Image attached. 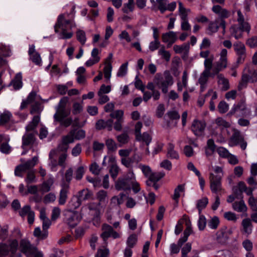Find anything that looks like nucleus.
Instances as JSON below:
<instances>
[{
  "mask_svg": "<svg viewBox=\"0 0 257 257\" xmlns=\"http://www.w3.org/2000/svg\"><path fill=\"white\" fill-rule=\"evenodd\" d=\"M109 254V250L107 248L99 249L97 250L95 257H107Z\"/></svg>",
  "mask_w": 257,
  "mask_h": 257,
  "instance_id": "nucleus-64",
  "label": "nucleus"
},
{
  "mask_svg": "<svg viewBox=\"0 0 257 257\" xmlns=\"http://www.w3.org/2000/svg\"><path fill=\"white\" fill-rule=\"evenodd\" d=\"M101 170L102 168L100 167L95 162L93 163L89 167L90 171L92 174L96 175H99Z\"/></svg>",
  "mask_w": 257,
  "mask_h": 257,
  "instance_id": "nucleus-51",
  "label": "nucleus"
},
{
  "mask_svg": "<svg viewBox=\"0 0 257 257\" xmlns=\"http://www.w3.org/2000/svg\"><path fill=\"white\" fill-rule=\"evenodd\" d=\"M66 220L68 224L71 227H75L77 224V213L72 211H67L65 213Z\"/></svg>",
  "mask_w": 257,
  "mask_h": 257,
  "instance_id": "nucleus-19",
  "label": "nucleus"
},
{
  "mask_svg": "<svg viewBox=\"0 0 257 257\" xmlns=\"http://www.w3.org/2000/svg\"><path fill=\"white\" fill-rule=\"evenodd\" d=\"M158 9L161 14H164L166 11H174L176 8V3L175 2L168 3V0H156Z\"/></svg>",
  "mask_w": 257,
  "mask_h": 257,
  "instance_id": "nucleus-13",
  "label": "nucleus"
},
{
  "mask_svg": "<svg viewBox=\"0 0 257 257\" xmlns=\"http://www.w3.org/2000/svg\"><path fill=\"white\" fill-rule=\"evenodd\" d=\"M236 21L238 23V27L240 28L241 30L246 32L248 34L251 29V26L249 23L245 20L240 10H237V11Z\"/></svg>",
  "mask_w": 257,
  "mask_h": 257,
  "instance_id": "nucleus-14",
  "label": "nucleus"
},
{
  "mask_svg": "<svg viewBox=\"0 0 257 257\" xmlns=\"http://www.w3.org/2000/svg\"><path fill=\"white\" fill-rule=\"evenodd\" d=\"M165 175L163 172H153L146 181V185L148 186L153 187L155 191H158L160 186L158 182L163 178Z\"/></svg>",
  "mask_w": 257,
  "mask_h": 257,
  "instance_id": "nucleus-10",
  "label": "nucleus"
},
{
  "mask_svg": "<svg viewBox=\"0 0 257 257\" xmlns=\"http://www.w3.org/2000/svg\"><path fill=\"white\" fill-rule=\"evenodd\" d=\"M18 245L19 243L17 239L13 240L9 245L10 247V252H11L12 255H14L16 253Z\"/></svg>",
  "mask_w": 257,
  "mask_h": 257,
  "instance_id": "nucleus-53",
  "label": "nucleus"
},
{
  "mask_svg": "<svg viewBox=\"0 0 257 257\" xmlns=\"http://www.w3.org/2000/svg\"><path fill=\"white\" fill-rule=\"evenodd\" d=\"M227 51L225 49H223L220 53V59L216 63V64L212 69L213 74L216 75L219 74V72L227 67Z\"/></svg>",
  "mask_w": 257,
  "mask_h": 257,
  "instance_id": "nucleus-9",
  "label": "nucleus"
},
{
  "mask_svg": "<svg viewBox=\"0 0 257 257\" xmlns=\"http://www.w3.org/2000/svg\"><path fill=\"white\" fill-rule=\"evenodd\" d=\"M20 250L27 257L33 256L37 251V247L26 238L22 239L20 241Z\"/></svg>",
  "mask_w": 257,
  "mask_h": 257,
  "instance_id": "nucleus-8",
  "label": "nucleus"
},
{
  "mask_svg": "<svg viewBox=\"0 0 257 257\" xmlns=\"http://www.w3.org/2000/svg\"><path fill=\"white\" fill-rule=\"evenodd\" d=\"M233 46L238 56L237 62L238 63H242L246 57V49L244 44L238 41L234 43Z\"/></svg>",
  "mask_w": 257,
  "mask_h": 257,
  "instance_id": "nucleus-12",
  "label": "nucleus"
},
{
  "mask_svg": "<svg viewBox=\"0 0 257 257\" xmlns=\"http://www.w3.org/2000/svg\"><path fill=\"white\" fill-rule=\"evenodd\" d=\"M22 147L32 145L35 141V136L32 133H27L22 138Z\"/></svg>",
  "mask_w": 257,
  "mask_h": 257,
  "instance_id": "nucleus-23",
  "label": "nucleus"
},
{
  "mask_svg": "<svg viewBox=\"0 0 257 257\" xmlns=\"http://www.w3.org/2000/svg\"><path fill=\"white\" fill-rule=\"evenodd\" d=\"M38 162V158L37 156H35L32 160H28L24 163L19 165L15 168V175L19 177H22L23 172H26L27 171H31V170L33 168Z\"/></svg>",
  "mask_w": 257,
  "mask_h": 257,
  "instance_id": "nucleus-7",
  "label": "nucleus"
},
{
  "mask_svg": "<svg viewBox=\"0 0 257 257\" xmlns=\"http://www.w3.org/2000/svg\"><path fill=\"white\" fill-rule=\"evenodd\" d=\"M154 81L164 94L168 92L169 87L174 83L172 76L168 71H165L163 75L160 73L156 74L154 78Z\"/></svg>",
  "mask_w": 257,
  "mask_h": 257,
  "instance_id": "nucleus-4",
  "label": "nucleus"
},
{
  "mask_svg": "<svg viewBox=\"0 0 257 257\" xmlns=\"http://www.w3.org/2000/svg\"><path fill=\"white\" fill-rule=\"evenodd\" d=\"M102 233L101 234V237L103 240H106L109 237L112 236L113 238H117L119 237V234L114 231L112 227L107 224H103L102 226Z\"/></svg>",
  "mask_w": 257,
  "mask_h": 257,
  "instance_id": "nucleus-15",
  "label": "nucleus"
},
{
  "mask_svg": "<svg viewBox=\"0 0 257 257\" xmlns=\"http://www.w3.org/2000/svg\"><path fill=\"white\" fill-rule=\"evenodd\" d=\"M22 76L21 73L16 75L15 79L12 82L15 89H19L22 87Z\"/></svg>",
  "mask_w": 257,
  "mask_h": 257,
  "instance_id": "nucleus-38",
  "label": "nucleus"
},
{
  "mask_svg": "<svg viewBox=\"0 0 257 257\" xmlns=\"http://www.w3.org/2000/svg\"><path fill=\"white\" fill-rule=\"evenodd\" d=\"M232 132V135L229 140V146L234 147L239 145L241 149L244 150L247 147V142L244 140L243 136L237 129L233 128Z\"/></svg>",
  "mask_w": 257,
  "mask_h": 257,
  "instance_id": "nucleus-6",
  "label": "nucleus"
},
{
  "mask_svg": "<svg viewBox=\"0 0 257 257\" xmlns=\"http://www.w3.org/2000/svg\"><path fill=\"white\" fill-rule=\"evenodd\" d=\"M158 54L161 56L162 58L165 59L167 62L170 61L171 54L169 51L165 50L164 46H162L159 50Z\"/></svg>",
  "mask_w": 257,
  "mask_h": 257,
  "instance_id": "nucleus-42",
  "label": "nucleus"
},
{
  "mask_svg": "<svg viewBox=\"0 0 257 257\" xmlns=\"http://www.w3.org/2000/svg\"><path fill=\"white\" fill-rule=\"evenodd\" d=\"M212 11L216 14H217L221 19L227 18L230 15V12L225 9L222 8L219 5L214 6L212 8Z\"/></svg>",
  "mask_w": 257,
  "mask_h": 257,
  "instance_id": "nucleus-20",
  "label": "nucleus"
},
{
  "mask_svg": "<svg viewBox=\"0 0 257 257\" xmlns=\"http://www.w3.org/2000/svg\"><path fill=\"white\" fill-rule=\"evenodd\" d=\"M219 29V26L216 22H210L207 28V34L209 35H212L217 32Z\"/></svg>",
  "mask_w": 257,
  "mask_h": 257,
  "instance_id": "nucleus-39",
  "label": "nucleus"
},
{
  "mask_svg": "<svg viewBox=\"0 0 257 257\" xmlns=\"http://www.w3.org/2000/svg\"><path fill=\"white\" fill-rule=\"evenodd\" d=\"M236 190H238L239 193H249L248 188H247L244 183L242 181L239 182L236 186Z\"/></svg>",
  "mask_w": 257,
  "mask_h": 257,
  "instance_id": "nucleus-62",
  "label": "nucleus"
},
{
  "mask_svg": "<svg viewBox=\"0 0 257 257\" xmlns=\"http://www.w3.org/2000/svg\"><path fill=\"white\" fill-rule=\"evenodd\" d=\"M175 146L172 143L168 144L167 156L171 159H179V156L177 151L174 150Z\"/></svg>",
  "mask_w": 257,
  "mask_h": 257,
  "instance_id": "nucleus-28",
  "label": "nucleus"
},
{
  "mask_svg": "<svg viewBox=\"0 0 257 257\" xmlns=\"http://www.w3.org/2000/svg\"><path fill=\"white\" fill-rule=\"evenodd\" d=\"M246 44L250 48L257 47V36H253L248 39Z\"/></svg>",
  "mask_w": 257,
  "mask_h": 257,
  "instance_id": "nucleus-63",
  "label": "nucleus"
},
{
  "mask_svg": "<svg viewBox=\"0 0 257 257\" xmlns=\"http://www.w3.org/2000/svg\"><path fill=\"white\" fill-rule=\"evenodd\" d=\"M123 111L122 110H116L110 114L111 118H115L116 120L123 119Z\"/></svg>",
  "mask_w": 257,
  "mask_h": 257,
  "instance_id": "nucleus-56",
  "label": "nucleus"
},
{
  "mask_svg": "<svg viewBox=\"0 0 257 257\" xmlns=\"http://www.w3.org/2000/svg\"><path fill=\"white\" fill-rule=\"evenodd\" d=\"M218 111L220 113H224L228 110V104L224 101H221L218 105Z\"/></svg>",
  "mask_w": 257,
  "mask_h": 257,
  "instance_id": "nucleus-57",
  "label": "nucleus"
},
{
  "mask_svg": "<svg viewBox=\"0 0 257 257\" xmlns=\"http://www.w3.org/2000/svg\"><path fill=\"white\" fill-rule=\"evenodd\" d=\"M115 188L118 191H130L132 189L134 193L141 191L139 183L136 181L133 171L130 170L123 177L119 178L115 183Z\"/></svg>",
  "mask_w": 257,
  "mask_h": 257,
  "instance_id": "nucleus-1",
  "label": "nucleus"
},
{
  "mask_svg": "<svg viewBox=\"0 0 257 257\" xmlns=\"http://www.w3.org/2000/svg\"><path fill=\"white\" fill-rule=\"evenodd\" d=\"M134 4L127 2L124 4L122 8V11L125 14H128L130 12H132L134 10Z\"/></svg>",
  "mask_w": 257,
  "mask_h": 257,
  "instance_id": "nucleus-55",
  "label": "nucleus"
},
{
  "mask_svg": "<svg viewBox=\"0 0 257 257\" xmlns=\"http://www.w3.org/2000/svg\"><path fill=\"white\" fill-rule=\"evenodd\" d=\"M82 194H78L74 195L72 197L71 201L69 202V205L73 208L76 209L78 208L82 202Z\"/></svg>",
  "mask_w": 257,
  "mask_h": 257,
  "instance_id": "nucleus-24",
  "label": "nucleus"
},
{
  "mask_svg": "<svg viewBox=\"0 0 257 257\" xmlns=\"http://www.w3.org/2000/svg\"><path fill=\"white\" fill-rule=\"evenodd\" d=\"M209 179L210 188L212 192H217L223 191L221 183V175H215L214 174L211 173L210 174Z\"/></svg>",
  "mask_w": 257,
  "mask_h": 257,
  "instance_id": "nucleus-11",
  "label": "nucleus"
},
{
  "mask_svg": "<svg viewBox=\"0 0 257 257\" xmlns=\"http://www.w3.org/2000/svg\"><path fill=\"white\" fill-rule=\"evenodd\" d=\"M10 252V247L6 243L0 244V255H7Z\"/></svg>",
  "mask_w": 257,
  "mask_h": 257,
  "instance_id": "nucleus-61",
  "label": "nucleus"
},
{
  "mask_svg": "<svg viewBox=\"0 0 257 257\" xmlns=\"http://www.w3.org/2000/svg\"><path fill=\"white\" fill-rule=\"evenodd\" d=\"M217 78L218 84L222 85L221 90L226 91L229 88V81L222 74H217Z\"/></svg>",
  "mask_w": 257,
  "mask_h": 257,
  "instance_id": "nucleus-22",
  "label": "nucleus"
},
{
  "mask_svg": "<svg viewBox=\"0 0 257 257\" xmlns=\"http://www.w3.org/2000/svg\"><path fill=\"white\" fill-rule=\"evenodd\" d=\"M250 195L248 200V203L252 211H257V197H255L252 194H248Z\"/></svg>",
  "mask_w": 257,
  "mask_h": 257,
  "instance_id": "nucleus-41",
  "label": "nucleus"
},
{
  "mask_svg": "<svg viewBox=\"0 0 257 257\" xmlns=\"http://www.w3.org/2000/svg\"><path fill=\"white\" fill-rule=\"evenodd\" d=\"M215 75L213 74V72H209L203 71L200 74V77L198 79V82L200 85L206 84L208 78L209 77H213Z\"/></svg>",
  "mask_w": 257,
  "mask_h": 257,
  "instance_id": "nucleus-31",
  "label": "nucleus"
},
{
  "mask_svg": "<svg viewBox=\"0 0 257 257\" xmlns=\"http://www.w3.org/2000/svg\"><path fill=\"white\" fill-rule=\"evenodd\" d=\"M137 236L135 234H132L129 236L126 240V244L129 247L133 248L137 242Z\"/></svg>",
  "mask_w": 257,
  "mask_h": 257,
  "instance_id": "nucleus-48",
  "label": "nucleus"
},
{
  "mask_svg": "<svg viewBox=\"0 0 257 257\" xmlns=\"http://www.w3.org/2000/svg\"><path fill=\"white\" fill-rule=\"evenodd\" d=\"M239 201H235L232 204L233 209L238 212H246L247 207L242 199H240Z\"/></svg>",
  "mask_w": 257,
  "mask_h": 257,
  "instance_id": "nucleus-21",
  "label": "nucleus"
},
{
  "mask_svg": "<svg viewBox=\"0 0 257 257\" xmlns=\"http://www.w3.org/2000/svg\"><path fill=\"white\" fill-rule=\"evenodd\" d=\"M127 65L128 62H126L120 66L117 73V77H122L126 74L127 71Z\"/></svg>",
  "mask_w": 257,
  "mask_h": 257,
  "instance_id": "nucleus-50",
  "label": "nucleus"
},
{
  "mask_svg": "<svg viewBox=\"0 0 257 257\" xmlns=\"http://www.w3.org/2000/svg\"><path fill=\"white\" fill-rule=\"evenodd\" d=\"M246 109V105L244 101H240L236 105H234L230 111L231 114H234L238 112H242Z\"/></svg>",
  "mask_w": 257,
  "mask_h": 257,
  "instance_id": "nucleus-33",
  "label": "nucleus"
},
{
  "mask_svg": "<svg viewBox=\"0 0 257 257\" xmlns=\"http://www.w3.org/2000/svg\"><path fill=\"white\" fill-rule=\"evenodd\" d=\"M216 151L219 156L222 158H227L229 156V152L224 147H220L217 149Z\"/></svg>",
  "mask_w": 257,
  "mask_h": 257,
  "instance_id": "nucleus-58",
  "label": "nucleus"
},
{
  "mask_svg": "<svg viewBox=\"0 0 257 257\" xmlns=\"http://www.w3.org/2000/svg\"><path fill=\"white\" fill-rule=\"evenodd\" d=\"M54 178L53 177H50L42 184L40 187V191L44 192L50 191L54 184Z\"/></svg>",
  "mask_w": 257,
  "mask_h": 257,
  "instance_id": "nucleus-26",
  "label": "nucleus"
},
{
  "mask_svg": "<svg viewBox=\"0 0 257 257\" xmlns=\"http://www.w3.org/2000/svg\"><path fill=\"white\" fill-rule=\"evenodd\" d=\"M116 140L119 143V146L121 147L123 145L127 144L130 141V137L126 133H123L116 136Z\"/></svg>",
  "mask_w": 257,
  "mask_h": 257,
  "instance_id": "nucleus-35",
  "label": "nucleus"
},
{
  "mask_svg": "<svg viewBox=\"0 0 257 257\" xmlns=\"http://www.w3.org/2000/svg\"><path fill=\"white\" fill-rule=\"evenodd\" d=\"M12 114L9 111L4 112L0 115V125L5 124V123L9 122Z\"/></svg>",
  "mask_w": 257,
  "mask_h": 257,
  "instance_id": "nucleus-46",
  "label": "nucleus"
},
{
  "mask_svg": "<svg viewBox=\"0 0 257 257\" xmlns=\"http://www.w3.org/2000/svg\"><path fill=\"white\" fill-rule=\"evenodd\" d=\"M75 135V130H72L70 132L68 135L64 136L62 139V142L65 144L68 145L70 143H72L74 142Z\"/></svg>",
  "mask_w": 257,
  "mask_h": 257,
  "instance_id": "nucleus-47",
  "label": "nucleus"
},
{
  "mask_svg": "<svg viewBox=\"0 0 257 257\" xmlns=\"http://www.w3.org/2000/svg\"><path fill=\"white\" fill-rule=\"evenodd\" d=\"M240 28L236 25H233L230 28V34L237 40L242 37V32Z\"/></svg>",
  "mask_w": 257,
  "mask_h": 257,
  "instance_id": "nucleus-29",
  "label": "nucleus"
},
{
  "mask_svg": "<svg viewBox=\"0 0 257 257\" xmlns=\"http://www.w3.org/2000/svg\"><path fill=\"white\" fill-rule=\"evenodd\" d=\"M67 102L66 98L61 99L56 108V112L54 115V121L59 122L61 126L65 127L70 126L73 121L71 117H67L70 113V110L66 108Z\"/></svg>",
  "mask_w": 257,
  "mask_h": 257,
  "instance_id": "nucleus-2",
  "label": "nucleus"
},
{
  "mask_svg": "<svg viewBox=\"0 0 257 257\" xmlns=\"http://www.w3.org/2000/svg\"><path fill=\"white\" fill-rule=\"evenodd\" d=\"M73 170L72 168L68 169L65 173V181H63L61 184L60 193H67L69 191V183L72 179Z\"/></svg>",
  "mask_w": 257,
  "mask_h": 257,
  "instance_id": "nucleus-16",
  "label": "nucleus"
},
{
  "mask_svg": "<svg viewBox=\"0 0 257 257\" xmlns=\"http://www.w3.org/2000/svg\"><path fill=\"white\" fill-rule=\"evenodd\" d=\"M206 225V220L205 216L203 215H200L199 220L198 221V226L200 230L204 229Z\"/></svg>",
  "mask_w": 257,
  "mask_h": 257,
  "instance_id": "nucleus-60",
  "label": "nucleus"
},
{
  "mask_svg": "<svg viewBox=\"0 0 257 257\" xmlns=\"http://www.w3.org/2000/svg\"><path fill=\"white\" fill-rule=\"evenodd\" d=\"M206 127V123L204 121L194 120L192 123L191 128L196 136H201Z\"/></svg>",
  "mask_w": 257,
  "mask_h": 257,
  "instance_id": "nucleus-17",
  "label": "nucleus"
},
{
  "mask_svg": "<svg viewBox=\"0 0 257 257\" xmlns=\"http://www.w3.org/2000/svg\"><path fill=\"white\" fill-rule=\"evenodd\" d=\"M162 38L163 42L164 43H167L169 41H172V43H175L177 39L176 33L173 31H170L163 34Z\"/></svg>",
  "mask_w": 257,
  "mask_h": 257,
  "instance_id": "nucleus-25",
  "label": "nucleus"
},
{
  "mask_svg": "<svg viewBox=\"0 0 257 257\" xmlns=\"http://www.w3.org/2000/svg\"><path fill=\"white\" fill-rule=\"evenodd\" d=\"M76 26L73 20H67L65 14L60 15L54 26L55 32L58 33L59 29L61 30L60 33V38L67 39L71 38L73 36V33L67 32V31Z\"/></svg>",
  "mask_w": 257,
  "mask_h": 257,
  "instance_id": "nucleus-3",
  "label": "nucleus"
},
{
  "mask_svg": "<svg viewBox=\"0 0 257 257\" xmlns=\"http://www.w3.org/2000/svg\"><path fill=\"white\" fill-rule=\"evenodd\" d=\"M85 173V169L83 167H79L75 171V178L77 180H81Z\"/></svg>",
  "mask_w": 257,
  "mask_h": 257,
  "instance_id": "nucleus-59",
  "label": "nucleus"
},
{
  "mask_svg": "<svg viewBox=\"0 0 257 257\" xmlns=\"http://www.w3.org/2000/svg\"><path fill=\"white\" fill-rule=\"evenodd\" d=\"M105 145L108 150L110 152H114L117 149V144L112 139H108L106 140Z\"/></svg>",
  "mask_w": 257,
  "mask_h": 257,
  "instance_id": "nucleus-44",
  "label": "nucleus"
},
{
  "mask_svg": "<svg viewBox=\"0 0 257 257\" xmlns=\"http://www.w3.org/2000/svg\"><path fill=\"white\" fill-rule=\"evenodd\" d=\"M247 182L250 186L248 187L249 193H252L255 189L257 188V181L253 176L247 179Z\"/></svg>",
  "mask_w": 257,
  "mask_h": 257,
  "instance_id": "nucleus-43",
  "label": "nucleus"
},
{
  "mask_svg": "<svg viewBox=\"0 0 257 257\" xmlns=\"http://www.w3.org/2000/svg\"><path fill=\"white\" fill-rule=\"evenodd\" d=\"M25 181L28 185L36 182L35 172L33 170L29 171L27 174Z\"/></svg>",
  "mask_w": 257,
  "mask_h": 257,
  "instance_id": "nucleus-49",
  "label": "nucleus"
},
{
  "mask_svg": "<svg viewBox=\"0 0 257 257\" xmlns=\"http://www.w3.org/2000/svg\"><path fill=\"white\" fill-rule=\"evenodd\" d=\"M67 158V154L66 153H63L61 154L59 157L58 164L62 167V169L60 171L59 173L62 175L64 173V169L66 166V161Z\"/></svg>",
  "mask_w": 257,
  "mask_h": 257,
  "instance_id": "nucleus-34",
  "label": "nucleus"
},
{
  "mask_svg": "<svg viewBox=\"0 0 257 257\" xmlns=\"http://www.w3.org/2000/svg\"><path fill=\"white\" fill-rule=\"evenodd\" d=\"M190 12L189 9H185L181 2H179V13L181 21L188 20V13Z\"/></svg>",
  "mask_w": 257,
  "mask_h": 257,
  "instance_id": "nucleus-32",
  "label": "nucleus"
},
{
  "mask_svg": "<svg viewBox=\"0 0 257 257\" xmlns=\"http://www.w3.org/2000/svg\"><path fill=\"white\" fill-rule=\"evenodd\" d=\"M208 203V199L206 197H203L202 199L197 200L196 207L198 210L199 214H201L202 210L206 207Z\"/></svg>",
  "mask_w": 257,
  "mask_h": 257,
  "instance_id": "nucleus-36",
  "label": "nucleus"
},
{
  "mask_svg": "<svg viewBox=\"0 0 257 257\" xmlns=\"http://www.w3.org/2000/svg\"><path fill=\"white\" fill-rule=\"evenodd\" d=\"M215 123L221 131L230 126V123L222 117H218L215 120Z\"/></svg>",
  "mask_w": 257,
  "mask_h": 257,
  "instance_id": "nucleus-30",
  "label": "nucleus"
},
{
  "mask_svg": "<svg viewBox=\"0 0 257 257\" xmlns=\"http://www.w3.org/2000/svg\"><path fill=\"white\" fill-rule=\"evenodd\" d=\"M76 36L78 41L84 45L86 40L85 32L81 30H78L76 32Z\"/></svg>",
  "mask_w": 257,
  "mask_h": 257,
  "instance_id": "nucleus-52",
  "label": "nucleus"
},
{
  "mask_svg": "<svg viewBox=\"0 0 257 257\" xmlns=\"http://www.w3.org/2000/svg\"><path fill=\"white\" fill-rule=\"evenodd\" d=\"M219 223V218L217 216H214L208 222V225L211 229H215L217 228Z\"/></svg>",
  "mask_w": 257,
  "mask_h": 257,
  "instance_id": "nucleus-54",
  "label": "nucleus"
},
{
  "mask_svg": "<svg viewBox=\"0 0 257 257\" xmlns=\"http://www.w3.org/2000/svg\"><path fill=\"white\" fill-rule=\"evenodd\" d=\"M241 225L245 233L250 234L252 232V224L250 218H247L242 220Z\"/></svg>",
  "mask_w": 257,
  "mask_h": 257,
  "instance_id": "nucleus-27",
  "label": "nucleus"
},
{
  "mask_svg": "<svg viewBox=\"0 0 257 257\" xmlns=\"http://www.w3.org/2000/svg\"><path fill=\"white\" fill-rule=\"evenodd\" d=\"M136 140L138 141H143L148 146L152 141L151 136L148 133H144L141 134V137H136Z\"/></svg>",
  "mask_w": 257,
  "mask_h": 257,
  "instance_id": "nucleus-45",
  "label": "nucleus"
},
{
  "mask_svg": "<svg viewBox=\"0 0 257 257\" xmlns=\"http://www.w3.org/2000/svg\"><path fill=\"white\" fill-rule=\"evenodd\" d=\"M112 124L113 120L111 119L107 120L101 119L96 122L95 128L98 130L106 128L108 131H111L112 129Z\"/></svg>",
  "mask_w": 257,
  "mask_h": 257,
  "instance_id": "nucleus-18",
  "label": "nucleus"
},
{
  "mask_svg": "<svg viewBox=\"0 0 257 257\" xmlns=\"http://www.w3.org/2000/svg\"><path fill=\"white\" fill-rule=\"evenodd\" d=\"M213 60L214 57L213 55L210 56L209 58L205 60L204 62L205 69L203 71L211 72V70L212 68Z\"/></svg>",
  "mask_w": 257,
  "mask_h": 257,
  "instance_id": "nucleus-40",
  "label": "nucleus"
},
{
  "mask_svg": "<svg viewBox=\"0 0 257 257\" xmlns=\"http://www.w3.org/2000/svg\"><path fill=\"white\" fill-rule=\"evenodd\" d=\"M257 81V70L253 68H245L242 74L241 80L239 83L238 89L242 90L245 88L248 82H254Z\"/></svg>",
  "mask_w": 257,
  "mask_h": 257,
  "instance_id": "nucleus-5",
  "label": "nucleus"
},
{
  "mask_svg": "<svg viewBox=\"0 0 257 257\" xmlns=\"http://www.w3.org/2000/svg\"><path fill=\"white\" fill-rule=\"evenodd\" d=\"M48 231H43V230L41 231L39 227H36L33 232L34 236L40 238L41 239H46L48 236Z\"/></svg>",
  "mask_w": 257,
  "mask_h": 257,
  "instance_id": "nucleus-37",
  "label": "nucleus"
}]
</instances>
